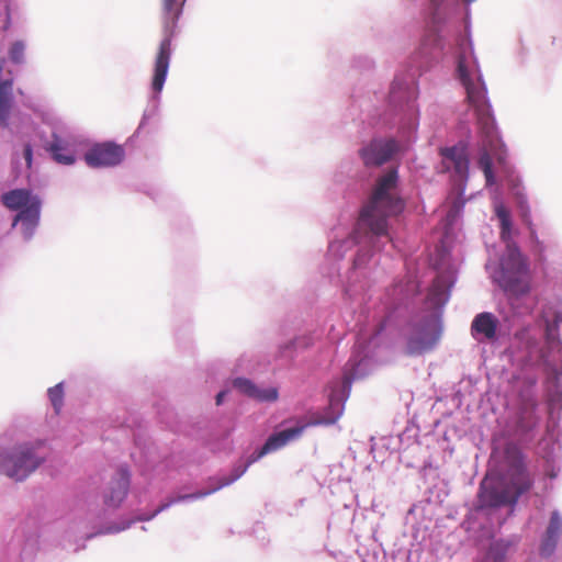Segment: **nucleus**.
Returning <instances> with one entry per match:
<instances>
[{
  "mask_svg": "<svg viewBox=\"0 0 562 562\" xmlns=\"http://www.w3.org/2000/svg\"><path fill=\"white\" fill-rule=\"evenodd\" d=\"M338 417L328 418V419H315L310 423L300 424L295 427L288 428L281 430L279 432L272 434L268 437L265 445L261 447V453H271L274 452L284 446H286L290 441L300 438L308 426L312 425H331L336 423Z\"/></svg>",
  "mask_w": 562,
  "mask_h": 562,
  "instance_id": "10",
  "label": "nucleus"
},
{
  "mask_svg": "<svg viewBox=\"0 0 562 562\" xmlns=\"http://www.w3.org/2000/svg\"><path fill=\"white\" fill-rule=\"evenodd\" d=\"M48 397L54 406L56 414H58L63 406L64 390L61 383L48 389Z\"/></svg>",
  "mask_w": 562,
  "mask_h": 562,
  "instance_id": "21",
  "label": "nucleus"
},
{
  "mask_svg": "<svg viewBox=\"0 0 562 562\" xmlns=\"http://www.w3.org/2000/svg\"><path fill=\"white\" fill-rule=\"evenodd\" d=\"M477 117V125L482 135V142L487 143L491 147L494 144H499L494 119L491 109L475 112Z\"/></svg>",
  "mask_w": 562,
  "mask_h": 562,
  "instance_id": "16",
  "label": "nucleus"
},
{
  "mask_svg": "<svg viewBox=\"0 0 562 562\" xmlns=\"http://www.w3.org/2000/svg\"><path fill=\"white\" fill-rule=\"evenodd\" d=\"M529 229H530V238L533 244L532 250L539 258H541L542 254L544 251V245L541 240H539V238L531 225H529Z\"/></svg>",
  "mask_w": 562,
  "mask_h": 562,
  "instance_id": "27",
  "label": "nucleus"
},
{
  "mask_svg": "<svg viewBox=\"0 0 562 562\" xmlns=\"http://www.w3.org/2000/svg\"><path fill=\"white\" fill-rule=\"evenodd\" d=\"M458 76L467 91V100L475 112L488 110L491 105L486 97V88L481 77L479 76L474 81L471 79L470 74L464 65L462 57L458 60Z\"/></svg>",
  "mask_w": 562,
  "mask_h": 562,
  "instance_id": "9",
  "label": "nucleus"
},
{
  "mask_svg": "<svg viewBox=\"0 0 562 562\" xmlns=\"http://www.w3.org/2000/svg\"><path fill=\"white\" fill-rule=\"evenodd\" d=\"M259 401L274 402L278 398V391L274 387L259 390L257 389L255 397Z\"/></svg>",
  "mask_w": 562,
  "mask_h": 562,
  "instance_id": "26",
  "label": "nucleus"
},
{
  "mask_svg": "<svg viewBox=\"0 0 562 562\" xmlns=\"http://www.w3.org/2000/svg\"><path fill=\"white\" fill-rule=\"evenodd\" d=\"M499 144H494L491 147L487 143L482 142V150H481V155L479 158V167L482 169V171L485 176L486 186H493L495 182V178H494V173H493V169H492V158H491L490 151H493L494 149H496V147Z\"/></svg>",
  "mask_w": 562,
  "mask_h": 562,
  "instance_id": "18",
  "label": "nucleus"
},
{
  "mask_svg": "<svg viewBox=\"0 0 562 562\" xmlns=\"http://www.w3.org/2000/svg\"><path fill=\"white\" fill-rule=\"evenodd\" d=\"M501 238L506 243V254L501 261L498 283L510 296L520 297L530 291L529 266L526 257L512 240V221L501 222Z\"/></svg>",
  "mask_w": 562,
  "mask_h": 562,
  "instance_id": "3",
  "label": "nucleus"
},
{
  "mask_svg": "<svg viewBox=\"0 0 562 562\" xmlns=\"http://www.w3.org/2000/svg\"><path fill=\"white\" fill-rule=\"evenodd\" d=\"M266 454H267V453H261V448H260L258 451L254 452V453L249 457L248 461H247L245 464H248V467H249L251 463H254V462L258 461L259 459H261V458H262V457H265Z\"/></svg>",
  "mask_w": 562,
  "mask_h": 562,
  "instance_id": "30",
  "label": "nucleus"
},
{
  "mask_svg": "<svg viewBox=\"0 0 562 562\" xmlns=\"http://www.w3.org/2000/svg\"><path fill=\"white\" fill-rule=\"evenodd\" d=\"M557 543H558V538L546 533V536L541 542V546H540V554L542 557H550L553 553V551L557 547Z\"/></svg>",
  "mask_w": 562,
  "mask_h": 562,
  "instance_id": "23",
  "label": "nucleus"
},
{
  "mask_svg": "<svg viewBox=\"0 0 562 562\" xmlns=\"http://www.w3.org/2000/svg\"><path fill=\"white\" fill-rule=\"evenodd\" d=\"M562 530V520L557 512L552 513L546 533L559 538Z\"/></svg>",
  "mask_w": 562,
  "mask_h": 562,
  "instance_id": "24",
  "label": "nucleus"
},
{
  "mask_svg": "<svg viewBox=\"0 0 562 562\" xmlns=\"http://www.w3.org/2000/svg\"><path fill=\"white\" fill-rule=\"evenodd\" d=\"M124 157L125 150L121 145L105 142L90 147L85 154V161L92 168H106L117 166Z\"/></svg>",
  "mask_w": 562,
  "mask_h": 562,
  "instance_id": "8",
  "label": "nucleus"
},
{
  "mask_svg": "<svg viewBox=\"0 0 562 562\" xmlns=\"http://www.w3.org/2000/svg\"><path fill=\"white\" fill-rule=\"evenodd\" d=\"M431 2L434 3V5L439 7L442 0H431Z\"/></svg>",
  "mask_w": 562,
  "mask_h": 562,
  "instance_id": "36",
  "label": "nucleus"
},
{
  "mask_svg": "<svg viewBox=\"0 0 562 562\" xmlns=\"http://www.w3.org/2000/svg\"><path fill=\"white\" fill-rule=\"evenodd\" d=\"M498 319L490 312L479 313L471 324V334L474 338L483 337L486 340L496 339Z\"/></svg>",
  "mask_w": 562,
  "mask_h": 562,
  "instance_id": "15",
  "label": "nucleus"
},
{
  "mask_svg": "<svg viewBox=\"0 0 562 562\" xmlns=\"http://www.w3.org/2000/svg\"><path fill=\"white\" fill-rule=\"evenodd\" d=\"M438 288H439V280H436V281H435V283H434V285H432V289H431V291H430V294H429V297H430L431 300L434 299L432 296H435V295H436V293H437V291H438Z\"/></svg>",
  "mask_w": 562,
  "mask_h": 562,
  "instance_id": "33",
  "label": "nucleus"
},
{
  "mask_svg": "<svg viewBox=\"0 0 562 562\" xmlns=\"http://www.w3.org/2000/svg\"><path fill=\"white\" fill-rule=\"evenodd\" d=\"M429 38H431L434 44H438L439 37L437 34H435V33L430 34Z\"/></svg>",
  "mask_w": 562,
  "mask_h": 562,
  "instance_id": "35",
  "label": "nucleus"
},
{
  "mask_svg": "<svg viewBox=\"0 0 562 562\" xmlns=\"http://www.w3.org/2000/svg\"><path fill=\"white\" fill-rule=\"evenodd\" d=\"M40 445L20 443L0 451V472L7 476L23 481L44 461L38 453Z\"/></svg>",
  "mask_w": 562,
  "mask_h": 562,
  "instance_id": "5",
  "label": "nucleus"
},
{
  "mask_svg": "<svg viewBox=\"0 0 562 562\" xmlns=\"http://www.w3.org/2000/svg\"><path fill=\"white\" fill-rule=\"evenodd\" d=\"M248 469V464L238 465L232 470V473L228 476H223L217 479V483L215 486L206 490V491H200L192 494H186V495H179L177 497L169 498L166 503L161 504L154 513L153 516L156 514L167 509L169 506H171L175 503L187 501V499H198L205 497L207 495H211L215 493L216 491L221 490L222 487H225L236 480H238Z\"/></svg>",
  "mask_w": 562,
  "mask_h": 562,
  "instance_id": "12",
  "label": "nucleus"
},
{
  "mask_svg": "<svg viewBox=\"0 0 562 562\" xmlns=\"http://www.w3.org/2000/svg\"><path fill=\"white\" fill-rule=\"evenodd\" d=\"M234 386L238 389L244 394L255 397L257 387L251 383V381L243 378H238L234 381Z\"/></svg>",
  "mask_w": 562,
  "mask_h": 562,
  "instance_id": "22",
  "label": "nucleus"
},
{
  "mask_svg": "<svg viewBox=\"0 0 562 562\" xmlns=\"http://www.w3.org/2000/svg\"><path fill=\"white\" fill-rule=\"evenodd\" d=\"M396 182L397 172L394 169L381 177L369 203L360 213V223L368 226L375 236L386 235V218L398 214L403 210L401 199L391 193L396 187Z\"/></svg>",
  "mask_w": 562,
  "mask_h": 562,
  "instance_id": "2",
  "label": "nucleus"
},
{
  "mask_svg": "<svg viewBox=\"0 0 562 562\" xmlns=\"http://www.w3.org/2000/svg\"><path fill=\"white\" fill-rule=\"evenodd\" d=\"M446 169H453L460 179H467L469 173V159L464 148L447 147L440 150Z\"/></svg>",
  "mask_w": 562,
  "mask_h": 562,
  "instance_id": "14",
  "label": "nucleus"
},
{
  "mask_svg": "<svg viewBox=\"0 0 562 562\" xmlns=\"http://www.w3.org/2000/svg\"><path fill=\"white\" fill-rule=\"evenodd\" d=\"M24 49L25 46L22 42L13 43L9 53L11 60L16 64L21 63L24 57Z\"/></svg>",
  "mask_w": 562,
  "mask_h": 562,
  "instance_id": "25",
  "label": "nucleus"
},
{
  "mask_svg": "<svg viewBox=\"0 0 562 562\" xmlns=\"http://www.w3.org/2000/svg\"><path fill=\"white\" fill-rule=\"evenodd\" d=\"M505 453L510 469L496 483H492L487 479L482 481L479 494L482 507L513 506L522 494L532 487V480L522 463L520 451L515 446H508Z\"/></svg>",
  "mask_w": 562,
  "mask_h": 562,
  "instance_id": "1",
  "label": "nucleus"
},
{
  "mask_svg": "<svg viewBox=\"0 0 562 562\" xmlns=\"http://www.w3.org/2000/svg\"><path fill=\"white\" fill-rule=\"evenodd\" d=\"M353 380H355V374L353 373L348 372V371L344 372L342 385H344V389L348 390V392L350 391V387H351V384H352Z\"/></svg>",
  "mask_w": 562,
  "mask_h": 562,
  "instance_id": "28",
  "label": "nucleus"
},
{
  "mask_svg": "<svg viewBox=\"0 0 562 562\" xmlns=\"http://www.w3.org/2000/svg\"><path fill=\"white\" fill-rule=\"evenodd\" d=\"M497 217L499 218V222L504 220H510L509 213L504 207H498L496 210Z\"/></svg>",
  "mask_w": 562,
  "mask_h": 562,
  "instance_id": "32",
  "label": "nucleus"
},
{
  "mask_svg": "<svg viewBox=\"0 0 562 562\" xmlns=\"http://www.w3.org/2000/svg\"><path fill=\"white\" fill-rule=\"evenodd\" d=\"M397 149L393 139H374L360 150L366 166H381L389 161Z\"/></svg>",
  "mask_w": 562,
  "mask_h": 562,
  "instance_id": "11",
  "label": "nucleus"
},
{
  "mask_svg": "<svg viewBox=\"0 0 562 562\" xmlns=\"http://www.w3.org/2000/svg\"><path fill=\"white\" fill-rule=\"evenodd\" d=\"M130 488V472L126 468H120L116 476L111 482L109 492L104 495V504L117 508L127 496Z\"/></svg>",
  "mask_w": 562,
  "mask_h": 562,
  "instance_id": "13",
  "label": "nucleus"
},
{
  "mask_svg": "<svg viewBox=\"0 0 562 562\" xmlns=\"http://www.w3.org/2000/svg\"><path fill=\"white\" fill-rule=\"evenodd\" d=\"M266 454H267V453H261V448H260L258 451L254 452V453L249 457L248 461H247L245 464H248V467H249L251 463H254V462L258 461L259 459H261V458H262V457H265Z\"/></svg>",
  "mask_w": 562,
  "mask_h": 562,
  "instance_id": "29",
  "label": "nucleus"
},
{
  "mask_svg": "<svg viewBox=\"0 0 562 562\" xmlns=\"http://www.w3.org/2000/svg\"><path fill=\"white\" fill-rule=\"evenodd\" d=\"M49 150L55 161L63 165H71L75 162V156L71 150L67 148L64 142L54 136V140L49 146Z\"/></svg>",
  "mask_w": 562,
  "mask_h": 562,
  "instance_id": "19",
  "label": "nucleus"
},
{
  "mask_svg": "<svg viewBox=\"0 0 562 562\" xmlns=\"http://www.w3.org/2000/svg\"><path fill=\"white\" fill-rule=\"evenodd\" d=\"M24 158L29 167L32 165V147L31 145H25L24 147Z\"/></svg>",
  "mask_w": 562,
  "mask_h": 562,
  "instance_id": "31",
  "label": "nucleus"
},
{
  "mask_svg": "<svg viewBox=\"0 0 562 562\" xmlns=\"http://www.w3.org/2000/svg\"><path fill=\"white\" fill-rule=\"evenodd\" d=\"M440 334L439 317L434 312L413 321L406 336L405 353L414 357L430 351L437 345Z\"/></svg>",
  "mask_w": 562,
  "mask_h": 562,
  "instance_id": "6",
  "label": "nucleus"
},
{
  "mask_svg": "<svg viewBox=\"0 0 562 562\" xmlns=\"http://www.w3.org/2000/svg\"><path fill=\"white\" fill-rule=\"evenodd\" d=\"M1 202L11 211H19L12 226L19 222L30 226L36 225L40 217L41 201L30 190L14 189L2 194Z\"/></svg>",
  "mask_w": 562,
  "mask_h": 562,
  "instance_id": "7",
  "label": "nucleus"
},
{
  "mask_svg": "<svg viewBox=\"0 0 562 562\" xmlns=\"http://www.w3.org/2000/svg\"><path fill=\"white\" fill-rule=\"evenodd\" d=\"M226 392L222 391L216 395V405H221L224 401Z\"/></svg>",
  "mask_w": 562,
  "mask_h": 562,
  "instance_id": "34",
  "label": "nucleus"
},
{
  "mask_svg": "<svg viewBox=\"0 0 562 562\" xmlns=\"http://www.w3.org/2000/svg\"><path fill=\"white\" fill-rule=\"evenodd\" d=\"M186 1L161 0L164 40L158 47L151 80V88L156 93H159L164 88L171 58V41Z\"/></svg>",
  "mask_w": 562,
  "mask_h": 562,
  "instance_id": "4",
  "label": "nucleus"
},
{
  "mask_svg": "<svg viewBox=\"0 0 562 562\" xmlns=\"http://www.w3.org/2000/svg\"><path fill=\"white\" fill-rule=\"evenodd\" d=\"M515 339L526 346L528 352H531L538 345L537 339L530 335L529 327H524L515 334Z\"/></svg>",
  "mask_w": 562,
  "mask_h": 562,
  "instance_id": "20",
  "label": "nucleus"
},
{
  "mask_svg": "<svg viewBox=\"0 0 562 562\" xmlns=\"http://www.w3.org/2000/svg\"><path fill=\"white\" fill-rule=\"evenodd\" d=\"M13 80L7 79L0 82V126L7 127L10 116L13 94Z\"/></svg>",
  "mask_w": 562,
  "mask_h": 562,
  "instance_id": "17",
  "label": "nucleus"
}]
</instances>
